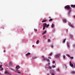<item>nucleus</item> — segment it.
I'll list each match as a JSON object with an SVG mask.
<instances>
[{
    "instance_id": "3",
    "label": "nucleus",
    "mask_w": 75,
    "mask_h": 75,
    "mask_svg": "<svg viewBox=\"0 0 75 75\" xmlns=\"http://www.w3.org/2000/svg\"><path fill=\"white\" fill-rule=\"evenodd\" d=\"M70 8V6L69 5H67L64 7V8L67 9L68 10Z\"/></svg>"
},
{
    "instance_id": "2",
    "label": "nucleus",
    "mask_w": 75,
    "mask_h": 75,
    "mask_svg": "<svg viewBox=\"0 0 75 75\" xmlns=\"http://www.w3.org/2000/svg\"><path fill=\"white\" fill-rule=\"evenodd\" d=\"M47 24L46 23H44L43 24V30H44L45 29V27L47 25Z\"/></svg>"
},
{
    "instance_id": "18",
    "label": "nucleus",
    "mask_w": 75,
    "mask_h": 75,
    "mask_svg": "<svg viewBox=\"0 0 75 75\" xmlns=\"http://www.w3.org/2000/svg\"><path fill=\"white\" fill-rule=\"evenodd\" d=\"M71 38L72 39L73 38V35H70Z\"/></svg>"
},
{
    "instance_id": "42",
    "label": "nucleus",
    "mask_w": 75,
    "mask_h": 75,
    "mask_svg": "<svg viewBox=\"0 0 75 75\" xmlns=\"http://www.w3.org/2000/svg\"><path fill=\"white\" fill-rule=\"evenodd\" d=\"M73 47H75V45H73Z\"/></svg>"
},
{
    "instance_id": "36",
    "label": "nucleus",
    "mask_w": 75,
    "mask_h": 75,
    "mask_svg": "<svg viewBox=\"0 0 75 75\" xmlns=\"http://www.w3.org/2000/svg\"><path fill=\"white\" fill-rule=\"evenodd\" d=\"M25 55L27 57H28V55H29L28 54H26Z\"/></svg>"
},
{
    "instance_id": "40",
    "label": "nucleus",
    "mask_w": 75,
    "mask_h": 75,
    "mask_svg": "<svg viewBox=\"0 0 75 75\" xmlns=\"http://www.w3.org/2000/svg\"><path fill=\"white\" fill-rule=\"evenodd\" d=\"M49 58H50V59H52V58L50 57H49Z\"/></svg>"
},
{
    "instance_id": "35",
    "label": "nucleus",
    "mask_w": 75,
    "mask_h": 75,
    "mask_svg": "<svg viewBox=\"0 0 75 75\" xmlns=\"http://www.w3.org/2000/svg\"><path fill=\"white\" fill-rule=\"evenodd\" d=\"M52 53H51L50 54V55H52Z\"/></svg>"
},
{
    "instance_id": "9",
    "label": "nucleus",
    "mask_w": 75,
    "mask_h": 75,
    "mask_svg": "<svg viewBox=\"0 0 75 75\" xmlns=\"http://www.w3.org/2000/svg\"><path fill=\"white\" fill-rule=\"evenodd\" d=\"M20 68V67L19 66H17L16 67V68L17 69H18Z\"/></svg>"
},
{
    "instance_id": "43",
    "label": "nucleus",
    "mask_w": 75,
    "mask_h": 75,
    "mask_svg": "<svg viewBox=\"0 0 75 75\" xmlns=\"http://www.w3.org/2000/svg\"><path fill=\"white\" fill-rule=\"evenodd\" d=\"M42 58H44V56H42Z\"/></svg>"
},
{
    "instance_id": "48",
    "label": "nucleus",
    "mask_w": 75,
    "mask_h": 75,
    "mask_svg": "<svg viewBox=\"0 0 75 75\" xmlns=\"http://www.w3.org/2000/svg\"><path fill=\"white\" fill-rule=\"evenodd\" d=\"M4 52H6V50H4Z\"/></svg>"
},
{
    "instance_id": "5",
    "label": "nucleus",
    "mask_w": 75,
    "mask_h": 75,
    "mask_svg": "<svg viewBox=\"0 0 75 75\" xmlns=\"http://www.w3.org/2000/svg\"><path fill=\"white\" fill-rule=\"evenodd\" d=\"M68 24H69V26H71V27L72 28H74V26H73L71 24V23H68Z\"/></svg>"
},
{
    "instance_id": "19",
    "label": "nucleus",
    "mask_w": 75,
    "mask_h": 75,
    "mask_svg": "<svg viewBox=\"0 0 75 75\" xmlns=\"http://www.w3.org/2000/svg\"><path fill=\"white\" fill-rule=\"evenodd\" d=\"M46 60L48 62H49L50 61L48 59H46Z\"/></svg>"
},
{
    "instance_id": "8",
    "label": "nucleus",
    "mask_w": 75,
    "mask_h": 75,
    "mask_svg": "<svg viewBox=\"0 0 75 75\" xmlns=\"http://www.w3.org/2000/svg\"><path fill=\"white\" fill-rule=\"evenodd\" d=\"M67 47H68V48H69L70 47L69 44L68 42L67 43Z\"/></svg>"
},
{
    "instance_id": "6",
    "label": "nucleus",
    "mask_w": 75,
    "mask_h": 75,
    "mask_svg": "<svg viewBox=\"0 0 75 75\" xmlns=\"http://www.w3.org/2000/svg\"><path fill=\"white\" fill-rule=\"evenodd\" d=\"M2 66L1 65L0 66V70H4L3 68H2Z\"/></svg>"
},
{
    "instance_id": "1",
    "label": "nucleus",
    "mask_w": 75,
    "mask_h": 75,
    "mask_svg": "<svg viewBox=\"0 0 75 75\" xmlns=\"http://www.w3.org/2000/svg\"><path fill=\"white\" fill-rule=\"evenodd\" d=\"M72 9V8L71 7H70V8H69V9H68V15L69 16V15L70 14V13L71 12V11H72V10L71 9Z\"/></svg>"
},
{
    "instance_id": "31",
    "label": "nucleus",
    "mask_w": 75,
    "mask_h": 75,
    "mask_svg": "<svg viewBox=\"0 0 75 75\" xmlns=\"http://www.w3.org/2000/svg\"><path fill=\"white\" fill-rule=\"evenodd\" d=\"M50 41V39L48 40V42H49Z\"/></svg>"
},
{
    "instance_id": "39",
    "label": "nucleus",
    "mask_w": 75,
    "mask_h": 75,
    "mask_svg": "<svg viewBox=\"0 0 75 75\" xmlns=\"http://www.w3.org/2000/svg\"><path fill=\"white\" fill-rule=\"evenodd\" d=\"M34 30L35 31H37V29H34Z\"/></svg>"
},
{
    "instance_id": "11",
    "label": "nucleus",
    "mask_w": 75,
    "mask_h": 75,
    "mask_svg": "<svg viewBox=\"0 0 75 75\" xmlns=\"http://www.w3.org/2000/svg\"><path fill=\"white\" fill-rule=\"evenodd\" d=\"M5 74H10V73L8 72V71H4Z\"/></svg>"
},
{
    "instance_id": "23",
    "label": "nucleus",
    "mask_w": 75,
    "mask_h": 75,
    "mask_svg": "<svg viewBox=\"0 0 75 75\" xmlns=\"http://www.w3.org/2000/svg\"><path fill=\"white\" fill-rule=\"evenodd\" d=\"M39 43V41L38 40L37 41H36V44H38V43Z\"/></svg>"
},
{
    "instance_id": "49",
    "label": "nucleus",
    "mask_w": 75,
    "mask_h": 75,
    "mask_svg": "<svg viewBox=\"0 0 75 75\" xmlns=\"http://www.w3.org/2000/svg\"><path fill=\"white\" fill-rule=\"evenodd\" d=\"M1 28H4L2 26H1Z\"/></svg>"
},
{
    "instance_id": "20",
    "label": "nucleus",
    "mask_w": 75,
    "mask_h": 75,
    "mask_svg": "<svg viewBox=\"0 0 75 75\" xmlns=\"http://www.w3.org/2000/svg\"><path fill=\"white\" fill-rule=\"evenodd\" d=\"M54 27V24H52V25H51V27H52V28H53Z\"/></svg>"
},
{
    "instance_id": "30",
    "label": "nucleus",
    "mask_w": 75,
    "mask_h": 75,
    "mask_svg": "<svg viewBox=\"0 0 75 75\" xmlns=\"http://www.w3.org/2000/svg\"><path fill=\"white\" fill-rule=\"evenodd\" d=\"M52 67H53V68H54L55 67V66L54 65L52 66Z\"/></svg>"
},
{
    "instance_id": "44",
    "label": "nucleus",
    "mask_w": 75,
    "mask_h": 75,
    "mask_svg": "<svg viewBox=\"0 0 75 75\" xmlns=\"http://www.w3.org/2000/svg\"><path fill=\"white\" fill-rule=\"evenodd\" d=\"M73 67H74V68H75V65H74V66L73 65Z\"/></svg>"
},
{
    "instance_id": "14",
    "label": "nucleus",
    "mask_w": 75,
    "mask_h": 75,
    "mask_svg": "<svg viewBox=\"0 0 75 75\" xmlns=\"http://www.w3.org/2000/svg\"><path fill=\"white\" fill-rule=\"evenodd\" d=\"M62 21L63 22H64V23H66L67 22V21L65 19L63 20Z\"/></svg>"
},
{
    "instance_id": "28",
    "label": "nucleus",
    "mask_w": 75,
    "mask_h": 75,
    "mask_svg": "<svg viewBox=\"0 0 75 75\" xmlns=\"http://www.w3.org/2000/svg\"><path fill=\"white\" fill-rule=\"evenodd\" d=\"M45 68L46 69H48V67H47V66H46L45 67Z\"/></svg>"
},
{
    "instance_id": "17",
    "label": "nucleus",
    "mask_w": 75,
    "mask_h": 75,
    "mask_svg": "<svg viewBox=\"0 0 75 75\" xmlns=\"http://www.w3.org/2000/svg\"><path fill=\"white\" fill-rule=\"evenodd\" d=\"M75 73V71H72L71 72V74H74Z\"/></svg>"
},
{
    "instance_id": "38",
    "label": "nucleus",
    "mask_w": 75,
    "mask_h": 75,
    "mask_svg": "<svg viewBox=\"0 0 75 75\" xmlns=\"http://www.w3.org/2000/svg\"><path fill=\"white\" fill-rule=\"evenodd\" d=\"M65 58V55H64L63 56V58L64 59V58Z\"/></svg>"
},
{
    "instance_id": "50",
    "label": "nucleus",
    "mask_w": 75,
    "mask_h": 75,
    "mask_svg": "<svg viewBox=\"0 0 75 75\" xmlns=\"http://www.w3.org/2000/svg\"><path fill=\"white\" fill-rule=\"evenodd\" d=\"M34 45H33V47H34Z\"/></svg>"
},
{
    "instance_id": "53",
    "label": "nucleus",
    "mask_w": 75,
    "mask_h": 75,
    "mask_svg": "<svg viewBox=\"0 0 75 75\" xmlns=\"http://www.w3.org/2000/svg\"><path fill=\"white\" fill-rule=\"evenodd\" d=\"M32 34H33V33H32Z\"/></svg>"
},
{
    "instance_id": "24",
    "label": "nucleus",
    "mask_w": 75,
    "mask_h": 75,
    "mask_svg": "<svg viewBox=\"0 0 75 75\" xmlns=\"http://www.w3.org/2000/svg\"><path fill=\"white\" fill-rule=\"evenodd\" d=\"M9 64L11 66H12V63L11 62H9Z\"/></svg>"
},
{
    "instance_id": "33",
    "label": "nucleus",
    "mask_w": 75,
    "mask_h": 75,
    "mask_svg": "<svg viewBox=\"0 0 75 75\" xmlns=\"http://www.w3.org/2000/svg\"><path fill=\"white\" fill-rule=\"evenodd\" d=\"M42 61H45V59H43Z\"/></svg>"
},
{
    "instance_id": "16",
    "label": "nucleus",
    "mask_w": 75,
    "mask_h": 75,
    "mask_svg": "<svg viewBox=\"0 0 75 75\" xmlns=\"http://www.w3.org/2000/svg\"><path fill=\"white\" fill-rule=\"evenodd\" d=\"M37 58V57L36 56L33 57V59H35L36 58Z\"/></svg>"
},
{
    "instance_id": "27",
    "label": "nucleus",
    "mask_w": 75,
    "mask_h": 75,
    "mask_svg": "<svg viewBox=\"0 0 75 75\" xmlns=\"http://www.w3.org/2000/svg\"><path fill=\"white\" fill-rule=\"evenodd\" d=\"M48 69H52V67H50V66H49V67Z\"/></svg>"
},
{
    "instance_id": "37",
    "label": "nucleus",
    "mask_w": 75,
    "mask_h": 75,
    "mask_svg": "<svg viewBox=\"0 0 75 75\" xmlns=\"http://www.w3.org/2000/svg\"><path fill=\"white\" fill-rule=\"evenodd\" d=\"M67 55L69 57H70V56L69 54H67Z\"/></svg>"
},
{
    "instance_id": "32",
    "label": "nucleus",
    "mask_w": 75,
    "mask_h": 75,
    "mask_svg": "<svg viewBox=\"0 0 75 75\" xmlns=\"http://www.w3.org/2000/svg\"><path fill=\"white\" fill-rule=\"evenodd\" d=\"M16 72L17 73H18V74H21V72H20V71H18L17 72Z\"/></svg>"
},
{
    "instance_id": "41",
    "label": "nucleus",
    "mask_w": 75,
    "mask_h": 75,
    "mask_svg": "<svg viewBox=\"0 0 75 75\" xmlns=\"http://www.w3.org/2000/svg\"><path fill=\"white\" fill-rule=\"evenodd\" d=\"M55 62V61H53V63H54Z\"/></svg>"
},
{
    "instance_id": "10",
    "label": "nucleus",
    "mask_w": 75,
    "mask_h": 75,
    "mask_svg": "<svg viewBox=\"0 0 75 75\" xmlns=\"http://www.w3.org/2000/svg\"><path fill=\"white\" fill-rule=\"evenodd\" d=\"M71 7L73 8H75V5H71Z\"/></svg>"
},
{
    "instance_id": "47",
    "label": "nucleus",
    "mask_w": 75,
    "mask_h": 75,
    "mask_svg": "<svg viewBox=\"0 0 75 75\" xmlns=\"http://www.w3.org/2000/svg\"><path fill=\"white\" fill-rule=\"evenodd\" d=\"M51 47H52V48H53V45H52L51 46Z\"/></svg>"
},
{
    "instance_id": "4",
    "label": "nucleus",
    "mask_w": 75,
    "mask_h": 75,
    "mask_svg": "<svg viewBox=\"0 0 75 75\" xmlns=\"http://www.w3.org/2000/svg\"><path fill=\"white\" fill-rule=\"evenodd\" d=\"M60 55V54H57L56 55H55V57L56 58H58L59 57Z\"/></svg>"
},
{
    "instance_id": "29",
    "label": "nucleus",
    "mask_w": 75,
    "mask_h": 75,
    "mask_svg": "<svg viewBox=\"0 0 75 75\" xmlns=\"http://www.w3.org/2000/svg\"><path fill=\"white\" fill-rule=\"evenodd\" d=\"M53 20L52 19H50L49 20V21H52Z\"/></svg>"
},
{
    "instance_id": "22",
    "label": "nucleus",
    "mask_w": 75,
    "mask_h": 75,
    "mask_svg": "<svg viewBox=\"0 0 75 75\" xmlns=\"http://www.w3.org/2000/svg\"><path fill=\"white\" fill-rule=\"evenodd\" d=\"M66 40V39H65L64 40H63V42L64 43H65Z\"/></svg>"
},
{
    "instance_id": "26",
    "label": "nucleus",
    "mask_w": 75,
    "mask_h": 75,
    "mask_svg": "<svg viewBox=\"0 0 75 75\" xmlns=\"http://www.w3.org/2000/svg\"><path fill=\"white\" fill-rule=\"evenodd\" d=\"M64 67H65V68H67V66H66V65H64Z\"/></svg>"
},
{
    "instance_id": "21",
    "label": "nucleus",
    "mask_w": 75,
    "mask_h": 75,
    "mask_svg": "<svg viewBox=\"0 0 75 75\" xmlns=\"http://www.w3.org/2000/svg\"><path fill=\"white\" fill-rule=\"evenodd\" d=\"M49 26V24H47V25L46 26V28H48V27Z\"/></svg>"
},
{
    "instance_id": "15",
    "label": "nucleus",
    "mask_w": 75,
    "mask_h": 75,
    "mask_svg": "<svg viewBox=\"0 0 75 75\" xmlns=\"http://www.w3.org/2000/svg\"><path fill=\"white\" fill-rule=\"evenodd\" d=\"M47 21V20H43L42 21V23H44Z\"/></svg>"
},
{
    "instance_id": "45",
    "label": "nucleus",
    "mask_w": 75,
    "mask_h": 75,
    "mask_svg": "<svg viewBox=\"0 0 75 75\" xmlns=\"http://www.w3.org/2000/svg\"><path fill=\"white\" fill-rule=\"evenodd\" d=\"M43 37H44V38H45V35H44Z\"/></svg>"
},
{
    "instance_id": "34",
    "label": "nucleus",
    "mask_w": 75,
    "mask_h": 75,
    "mask_svg": "<svg viewBox=\"0 0 75 75\" xmlns=\"http://www.w3.org/2000/svg\"><path fill=\"white\" fill-rule=\"evenodd\" d=\"M27 54L28 55H30V54H31L30 53H28Z\"/></svg>"
},
{
    "instance_id": "25",
    "label": "nucleus",
    "mask_w": 75,
    "mask_h": 75,
    "mask_svg": "<svg viewBox=\"0 0 75 75\" xmlns=\"http://www.w3.org/2000/svg\"><path fill=\"white\" fill-rule=\"evenodd\" d=\"M70 58L71 59H72L74 58V57H70Z\"/></svg>"
},
{
    "instance_id": "46",
    "label": "nucleus",
    "mask_w": 75,
    "mask_h": 75,
    "mask_svg": "<svg viewBox=\"0 0 75 75\" xmlns=\"http://www.w3.org/2000/svg\"><path fill=\"white\" fill-rule=\"evenodd\" d=\"M57 70H58V71H59V69H57Z\"/></svg>"
},
{
    "instance_id": "13",
    "label": "nucleus",
    "mask_w": 75,
    "mask_h": 75,
    "mask_svg": "<svg viewBox=\"0 0 75 75\" xmlns=\"http://www.w3.org/2000/svg\"><path fill=\"white\" fill-rule=\"evenodd\" d=\"M46 32H47V31L46 30H45V31H44V32L42 33V34L43 35L46 34Z\"/></svg>"
},
{
    "instance_id": "7",
    "label": "nucleus",
    "mask_w": 75,
    "mask_h": 75,
    "mask_svg": "<svg viewBox=\"0 0 75 75\" xmlns=\"http://www.w3.org/2000/svg\"><path fill=\"white\" fill-rule=\"evenodd\" d=\"M70 66L71 67H73V64H71V62H70Z\"/></svg>"
},
{
    "instance_id": "12",
    "label": "nucleus",
    "mask_w": 75,
    "mask_h": 75,
    "mask_svg": "<svg viewBox=\"0 0 75 75\" xmlns=\"http://www.w3.org/2000/svg\"><path fill=\"white\" fill-rule=\"evenodd\" d=\"M53 71H50V73L52 74V75H55L52 72Z\"/></svg>"
},
{
    "instance_id": "51",
    "label": "nucleus",
    "mask_w": 75,
    "mask_h": 75,
    "mask_svg": "<svg viewBox=\"0 0 75 75\" xmlns=\"http://www.w3.org/2000/svg\"><path fill=\"white\" fill-rule=\"evenodd\" d=\"M49 18H51V17H49Z\"/></svg>"
},
{
    "instance_id": "52",
    "label": "nucleus",
    "mask_w": 75,
    "mask_h": 75,
    "mask_svg": "<svg viewBox=\"0 0 75 75\" xmlns=\"http://www.w3.org/2000/svg\"><path fill=\"white\" fill-rule=\"evenodd\" d=\"M74 17H75V15L74 16Z\"/></svg>"
}]
</instances>
